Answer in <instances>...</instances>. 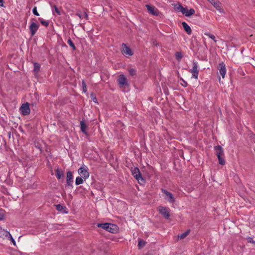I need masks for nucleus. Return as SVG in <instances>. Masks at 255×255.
Masks as SVG:
<instances>
[{"label": "nucleus", "mask_w": 255, "mask_h": 255, "mask_svg": "<svg viewBox=\"0 0 255 255\" xmlns=\"http://www.w3.org/2000/svg\"><path fill=\"white\" fill-rule=\"evenodd\" d=\"M214 149L216 151V155L218 158L219 163L222 165H224L225 164V160L224 159L223 148L220 145H217L214 147Z\"/></svg>", "instance_id": "obj_1"}, {"label": "nucleus", "mask_w": 255, "mask_h": 255, "mask_svg": "<svg viewBox=\"0 0 255 255\" xmlns=\"http://www.w3.org/2000/svg\"><path fill=\"white\" fill-rule=\"evenodd\" d=\"M132 175L138 181L139 184H142L145 182V180L142 177L139 169L137 167H134L131 169Z\"/></svg>", "instance_id": "obj_2"}, {"label": "nucleus", "mask_w": 255, "mask_h": 255, "mask_svg": "<svg viewBox=\"0 0 255 255\" xmlns=\"http://www.w3.org/2000/svg\"><path fill=\"white\" fill-rule=\"evenodd\" d=\"M106 225L107 226L105 227L104 230L112 233H116L118 232L119 227L116 224L106 223Z\"/></svg>", "instance_id": "obj_3"}, {"label": "nucleus", "mask_w": 255, "mask_h": 255, "mask_svg": "<svg viewBox=\"0 0 255 255\" xmlns=\"http://www.w3.org/2000/svg\"><path fill=\"white\" fill-rule=\"evenodd\" d=\"M19 110L22 115L26 116L29 115L30 113L29 104L28 103L22 104Z\"/></svg>", "instance_id": "obj_4"}, {"label": "nucleus", "mask_w": 255, "mask_h": 255, "mask_svg": "<svg viewBox=\"0 0 255 255\" xmlns=\"http://www.w3.org/2000/svg\"><path fill=\"white\" fill-rule=\"evenodd\" d=\"M161 192L165 195V199L166 200L172 203L175 202V198L171 192L164 189H161Z\"/></svg>", "instance_id": "obj_5"}, {"label": "nucleus", "mask_w": 255, "mask_h": 255, "mask_svg": "<svg viewBox=\"0 0 255 255\" xmlns=\"http://www.w3.org/2000/svg\"><path fill=\"white\" fill-rule=\"evenodd\" d=\"M159 213L166 219H168L170 217L169 209L165 207H159Z\"/></svg>", "instance_id": "obj_6"}, {"label": "nucleus", "mask_w": 255, "mask_h": 255, "mask_svg": "<svg viewBox=\"0 0 255 255\" xmlns=\"http://www.w3.org/2000/svg\"><path fill=\"white\" fill-rule=\"evenodd\" d=\"M118 84L120 87H123L124 86H128L127 79L124 74H121L119 76L118 79Z\"/></svg>", "instance_id": "obj_7"}, {"label": "nucleus", "mask_w": 255, "mask_h": 255, "mask_svg": "<svg viewBox=\"0 0 255 255\" xmlns=\"http://www.w3.org/2000/svg\"><path fill=\"white\" fill-rule=\"evenodd\" d=\"M146 7L148 10V11L149 13L158 16L159 15L160 12L157 8H156L155 6H151L148 4L146 5Z\"/></svg>", "instance_id": "obj_8"}, {"label": "nucleus", "mask_w": 255, "mask_h": 255, "mask_svg": "<svg viewBox=\"0 0 255 255\" xmlns=\"http://www.w3.org/2000/svg\"><path fill=\"white\" fill-rule=\"evenodd\" d=\"M39 27V24H36V23L32 22L31 24L29 26V29L30 31V33L31 34V36H33L36 33L37 30H38Z\"/></svg>", "instance_id": "obj_9"}, {"label": "nucleus", "mask_w": 255, "mask_h": 255, "mask_svg": "<svg viewBox=\"0 0 255 255\" xmlns=\"http://www.w3.org/2000/svg\"><path fill=\"white\" fill-rule=\"evenodd\" d=\"M123 50L122 52L124 55L127 56H130L133 55V52L131 49L128 47L126 44L123 43Z\"/></svg>", "instance_id": "obj_10"}, {"label": "nucleus", "mask_w": 255, "mask_h": 255, "mask_svg": "<svg viewBox=\"0 0 255 255\" xmlns=\"http://www.w3.org/2000/svg\"><path fill=\"white\" fill-rule=\"evenodd\" d=\"M199 69L197 65H193L192 68L189 70V72L192 73V78L198 79L199 75Z\"/></svg>", "instance_id": "obj_11"}, {"label": "nucleus", "mask_w": 255, "mask_h": 255, "mask_svg": "<svg viewBox=\"0 0 255 255\" xmlns=\"http://www.w3.org/2000/svg\"><path fill=\"white\" fill-rule=\"evenodd\" d=\"M78 173L85 180L89 177V173L86 168L81 167L78 169Z\"/></svg>", "instance_id": "obj_12"}, {"label": "nucleus", "mask_w": 255, "mask_h": 255, "mask_svg": "<svg viewBox=\"0 0 255 255\" xmlns=\"http://www.w3.org/2000/svg\"><path fill=\"white\" fill-rule=\"evenodd\" d=\"M73 176L72 173L71 171H68L67 172V176H66L67 185L68 186H70L71 188H73Z\"/></svg>", "instance_id": "obj_13"}, {"label": "nucleus", "mask_w": 255, "mask_h": 255, "mask_svg": "<svg viewBox=\"0 0 255 255\" xmlns=\"http://www.w3.org/2000/svg\"><path fill=\"white\" fill-rule=\"evenodd\" d=\"M219 11H223V9L221 6V2L218 0H208Z\"/></svg>", "instance_id": "obj_14"}, {"label": "nucleus", "mask_w": 255, "mask_h": 255, "mask_svg": "<svg viewBox=\"0 0 255 255\" xmlns=\"http://www.w3.org/2000/svg\"><path fill=\"white\" fill-rule=\"evenodd\" d=\"M186 16L189 17L192 15H193L195 11L194 9L190 8L189 10L187 7H183L181 12Z\"/></svg>", "instance_id": "obj_15"}, {"label": "nucleus", "mask_w": 255, "mask_h": 255, "mask_svg": "<svg viewBox=\"0 0 255 255\" xmlns=\"http://www.w3.org/2000/svg\"><path fill=\"white\" fill-rule=\"evenodd\" d=\"M218 69H219L220 74L222 76V78H224L226 72L225 65H219Z\"/></svg>", "instance_id": "obj_16"}, {"label": "nucleus", "mask_w": 255, "mask_h": 255, "mask_svg": "<svg viewBox=\"0 0 255 255\" xmlns=\"http://www.w3.org/2000/svg\"><path fill=\"white\" fill-rule=\"evenodd\" d=\"M55 175L58 179H60L64 177V172L59 168L55 170Z\"/></svg>", "instance_id": "obj_17"}, {"label": "nucleus", "mask_w": 255, "mask_h": 255, "mask_svg": "<svg viewBox=\"0 0 255 255\" xmlns=\"http://www.w3.org/2000/svg\"><path fill=\"white\" fill-rule=\"evenodd\" d=\"M87 128V126L85 123L84 121H82L80 122V128L81 131L85 134H87V132L86 129Z\"/></svg>", "instance_id": "obj_18"}, {"label": "nucleus", "mask_w": 255, "mask_h": 255, "mask_svg": "<svg viewBox=\"0 0 255 255\" xmlns=\"http://www.w3.org/2000/svg\"><path fill=\"white\" fill-rule=\"evenodd\" d=\"M182 25L184 28V30L188 34H191L192 33V30L190 27L185 22H183Z\"/></svg>", "instance_id": "obj_19"}, {"label": "nucleus", "mask_w": 255, "mask_h": 255, "mask_svg": "<svg viewBox=\"0 0 255 255\" xmlns=\"http://www.w3.org/2000/svg\"><path fill=\"white\" fill-rule=\"evenodd\" d=\"M10 236V233L0 227V237L4 238Z\"/></svg>", "instance_id": "obj_20"}, {"label": "nucleus", "mask_w": 255, "mask_h": 255, "mask_svg": "<svg viewBox=\"0 0 255 255\" xmlns=\"http://www.w3.org/2000/svg\"><path fill=\"white\" fill-rule=\"evenodd\" d=\"M55 206H56V209L58 211H61V212H62L63 213H66V214H67L68 213V212L66 211V210H65L66 209V207L63 206L61 205V204L56 205Z\"/></svg>", "instance_id": "obj_21"}, {"label": "nucleus", "mask_w": 255, "mask_h": 255, "mask_svg": "<svg viewBox=\"0 0 255 255\" xmlns=\"http://www.w3.org/2000/svg\"><path fill=\"white\" fill-rule=\"evenodd\" d=\"M174 9L178 12H182L183 7L179 3L176 4L174 5Z\"/></svg>", "instance_id": "obj_22"}, {"label": "nucleus", "mask_w": 255, "mask_h": 255, "mask_svg": "<svg viewBox=\"0 0 255 255\" xmlns=\"http://www.w3.org/2000/svg\"><path fill=\"white\" fill-rule=\"evenodd\" d=\"M175 55L176 59L178 62H179L181 59L183 57L182 53L181 52H176Z\"/></svg>", "instance_id": "obj_23"}, {"label": "nucleus", "mask_w": 255, "mask_h": 255, "mask_svg": "<svg viewBox=\"0 0 255 255\" xmlns=\"http://www.w3.org/2000/svg\"><path fill=\"white\" fill-rule=\"evenodd\" d=\"M83 182V179L82 178V177H77L76 178V181H75V184L76 185H79L80 184H82Z\"/></svg>", "instance_id": "obj_24"}, {"label": "nucleus", "mask_w": 255, "mask_h": 255, "mask_svg": "<svg viewBox=\"0 0 255 255\" xmlns=\"http://www.w3.org/2000/svg\"><path fill=\"white\" fill-rule=\"evenodd\" d=\"M67 43L72 48V49L73 50H76V47L74 45V44L73 43V42H72L71 39L70 38H69L68 40H67Z\"/></svg>", "instance_id": "obj_25"}, {"label": "nucleus", "mask_w": 255, "mask_h": 255, "mask_svg": "<svg viewBox=\"0 0 255 255\" xmlns=\"http://www.w3.org/2000/svg\"><path fill=\"white\" fill-rule=\"evenodd\" d=\"M190 230H188L183 233H182L180 235L178 236V237L180 239H184L189 233Z\"/></svg>", "instance_id": "obj_26"}, {"label": "nucleus", "mask_w": 255, "mask_h": 255, "mask_svg": "<svg viewBox=\"0 0 255 255\" xmlns=\"http://www.w3.org/2000/svg\"><path fill=\"white\" fill-rule=\"evenodd\" d=\"M38 20L40 21V23L44 26L47 27L49 25V22L48 21H46L43 20L42 18H39Z\"/></svg>", "instance_id": "obj_27"}, {"label": "nucleus", "mask_w": 255, "mask_h": 255, "mask_svg": "<svg viewBox=\"0 0 255 255\" xmlns=\"http://www.w3.org/2000/svg\"><path fill=\"white\" fill-rule=\"evenodd\" d=\"M40 65H34V68L33 72L35 73V74H36L39 72V71L40 70Z\"/></svg>", "instance_id": "obj_28"}, {"label": "nucleus", "mask_w": 255, "mask_h": 255, "mask_svg": "<svg viewBox=\"0 0 255 255\" xmlns=\"http://www.w3.org/2000/svg\"><path fill=\"white\" fill-rule=\"evenodd\" d=\"M180 81L181 82L180 83L181 85L183 86L184 87H186L188 86V84L186 81H185L182 77H180Z\"/></svg>", "instance_id": "obj_29"}, {"label": "nucleus", "mask_w": 255, "mask_h": 255, "mask_svg": "<svg viewBox=\"0 0 255 255\" xmlns=\"http://www.w3.org/2000/svg\"><path fill=\"white\" fill-rule=\"evenodd\" d=\"M128 72L129 75L132 77L136 75V71L134 69H129Z\"/></svg>", "instance_id": "obj_30"}, {"label": "nucleus", "mask_w": 255, "mask_h": 255, "mask_svg": "<svg viewBox=\"0 0 255 255\" xmlns=\"http://www.w3.org/2000/svg\"><path fill=\"white\" fill-rule=\"evenodd\" d=\"M145 242L143 240H140L138 243V246L139 247V248L140 249L142 247H143L145 246Z\"/></svg>", "instance_id": "obj_31"}, {"label": "nucleus", "mask_w": 255, "mask_h": 255, "mask_svg": "<svg viewBox=\"0 0 255 255\" xmlns=\"http://www.w3.org/2000/svg\"><path fill=\"white\" fill-rule=\"evenodd\" d=\"M82 89H83V91L84 92V93H86L87 92V87H86V84L85 83V82L83 80L82 82Z\"/></svg>", "instance_id": "obj_32"}, {"label": "nucleus", "mask_w": 255, "mask_h": 255, "mask_svg": "<svg viewBox=\"0 0 255 255\" xmlns=\"http://www.w3.org/2000/svg\"><path fill=\"white\" fill-rule=\"evenodd\" d=\"M90 98L92 99L93 101L94 102H95V103H97V98L96 97V96L93 93H92L91 94H90Z\"/></svg>", "instance_id": "obj_33"}, {"label": "nucleus", "mask_w": 255, "mask_h": 255, "mask_svg": "<svg viewBox=\"0 0 255 255\" xmlns=\"http://www.w3.org/2000/svg\"><path fill=\"white\" fill-rule=\"evenodd\" d=\"M53 8L58 15H60L61 14L60 10L55 5H54Z\"/></svg>", "instance_id": "obj_34"}, {"label": "nucleus", "mask_w": 255, "mask_h": 255, "mask_svg": "<svg viewBox=\"0 0 255 255\" xmlns=\"http://www.w3.org/2000/svg\"><path fill=\"white\" fill-rule=\"evenodd\" d=\"M8 238V240H9L10 241H11V242L12 243V244H13V245L15 246L16 245V243H15V240L13 239V238H12V236L11 235V234H10V236H8V237H7Z\"/></svg>", "instance_id": "obj_35"}, {"label": "nucleus", "mask_w": 255, "mask_h": 255, "mask_svg": "<svg viewBox=\"0 0 255 255\" xmlns=\"http://www.w3.org/2000/svg\"><path fill=\"white\" fill-rule=\"evenodd\" d=\"M205 35L208 36L210 38L213 39L215 42H216L215 36L211 33H205Z\"/></svg>", "instance_id": "obj_36"}, {"label": "nucleus", "mask_w": 255, "mask_h": 255, "mask_svg": "<svg viewBox=\"0 0 255 255\" xmlns=\"http://www.w3.org/2000/svg\"><path fill=\"white\" fill-rule=\"evenodd\" d=\"M4 217V212L3 210H0V220H2Z\"/></svg>", "instance_id": "obj_37"}, {"label": "nucleus", "mask_w": 255, "mask_h": 255, "mask_svg": "<svg viewBox=\"0 0 255 255\" xmlns=\"http://www.w3.org/2000/svg\"><path fill=\"white\" fill-rule=\"evenodd\" d=\"M32 12H33V13L34 15H35L36 16H39V13L37 12V7L36 6L33 7V8L32 9Z\"/></svg>", "instance_id": "obj_38"}, {"label": "nucleus", "mask_w": 255, "mask_h": 255, "mask_svg": "<svg viewBox=\"0 0 255 255\" xmlns=\"http://www.w3.org/2000/svg\"><path fill=\"white\" fill-rule=\"evenodd\" d=\"M105 226H107L106 225V223H99L97 225V226L98 227H100V228H102V229H105Z\"/></svg>", "instance_id": "obj_39"}, {"label": "nucleus", "mask_w": 255, "mask_h": 255, "mask_svg": "<svg viewBox=\"0 0 255 255\" xmlns=\"http://www.w3.org/2000/svg\"><path fill=\"white\" fill-rule=\"evenodd\" d=\"M247 240L248 241V242L249 243H252V244H254V243L255 242V241L253 240V238L252 237H248L247 238Z\"/></svg>", "instance_id": "obj_40"}, {"label": "nucleus", "mask_w": 255, "mask_h": 255, "mask_svg": "<svg viewBox=\"0 0 255 255\" xmlns=\"http://www.w3.org/2000/svg\"><path fill=\"white\" fill-rule=\"evenodd\" d=\"M83 16L85 17L86 19L87 20L88 19V15L86 12H84V15Z\"/></svg>", "instance_id": "obj_41"}, {"label": "nucleus", "mask_w": 255, "mask_h": 255, "mask_svg": "<svg viewBox=\"0 0 255 255\" xmlns=\"http://www.w3.org/2000/svg\"><path fill=\"white\" fill-rule=\"evenodd\" d=\"M76 15H77L80 18H82L83 17V15H82L81 13H77Z\"/></svg>", "instance_id": "obj_42"}, {"label": "nucleus", "mask_w": 255, "mask_h": 255, "mask_svg": "<svg viewBox=\"0 0 255 255\" xmlns=\"http://www.w3.org/2000/svg\"><path fill=\"white\" fill-rule=\"evenodd\" d=\"M0 6H3V0H0Z\"/></svg>", "instance_id": "obj_43"}, {"label": "nucleus", "mask_w": 255, "mask_h": 255, "mask_svg": "<svg viewBox=\"0 0 255 255\" xmlns=\"http://www.w3.org/2000/svg\"><path fill=\"white\" fill-rule=\"evenodd\" d=\"M175 72H176V75H177V76L178 78H179L180 79V77H180V74H179V73L178 71V70H176V71H175Z\"/></svg>", "instance_id": "obj_44"}, {"label": "nucleus", "mask_w": 255, "mask_h": 255, "mask_svg": "<svg viewBox=\"0 0 255 255\" xmlns=\"http://www.w3.org/2000/svg\"><path fill=\"white\" fill-rule=\"evenodd\" d=\"M33 64H38V63L35 62V63H33Z\"/></svg>", "instance_id": "obj_45"}, {"label": "nucleus", "mask_w": 255, "mask_h": 255, "mask_svg": "<svg viewBox=\"0 0 255 255\" xmlns=\"http://www.w3.org/2000/svg\"><path fill=\"white\" fill-rule=\"evenodd\" d=\"M255 244V242L254 243V244Z\"/></svg>", "instance_id": "obj_46"}]
</instances>
